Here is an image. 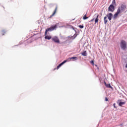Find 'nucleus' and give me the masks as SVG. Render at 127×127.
<instances>
[{
    "mask_svg": "<svg viewBox=\"0 0 127 127\" xmlns=\"http://www.w3.org/2000/svg\"><path fill=\"white\" fill-rule=\"evenodd\" d=\"M126 9H127V4H126L125 3L120 4L117 12L113 16L114 19L118 18L119 14L126 12Z\"/></svg>",
    "mask_w": 127,
    "mask_h": 127,
    "instance_id": "f257e3e1",
    "label": "nucleus"
},
{
    "mask_svg": "<svg viewBox=\"0 0 127 127\" xmlns=\"http://www.w3.org/2000/svg\"><path fill=\"white\" fill-rule=\"evenodd\" d=\"M56 28H57V25L52 26L51 27L47 28L45 32V33H46V35L47 34L48 31H53V30H55V29H56Z\"/></svg>",
    "mask_w": 127,
    "mask_h": 127,
    "instance_id": "f03ea898",
    "label": "nucleus"
},
{
    "mask_svg": "<svg viewBox=\"0 0 127 127\" xmlns=\"http://www.w3.org/2000/svg\"><path fill=\"white\" fill-rule=\"evenodd\" d=\"M120 45L123 50H126V48H127V43H126V41L122 40L121 42Z\"/></svg>",
    "mask_w": 127,
    "mask_h": 127,
    "instance_id": "7ed1b4c3",
    "label": "nucleus"
},
{
    "mask_svg": "<svg viewBox=\"0 0 127 127\" xmlns=\"http://www.w3.org/2000/svg\"><path fill=\"white\" fill-rule=\"evenodd\" d=\"M52 40L55 43H58V44H59L60 43V40H59V38L57 36H54L53 38H52Z\"/></svg>",
    "mask_w": 127,
    "mask_h": 127,
    "instance_id": "20e7f679",
    "label": "nucleus"
},
{
    "mask_svg": "<svg viewBox=\"0 0 127 127\" xmlns=\"http://www.w3.org/2000/svg\"><path fill=\"white\" fill-rule=\"evenodd\" d=\"M115 11V6L113 4H111L108 7V11H111V12H114Z\"/></svg>",
    "mask_w": 127,
    "mask_h": 127,
    "instance_id": "39448f33",
    "label": "nucleus"
},
{
    "mask_svg": "<svg viewBox=\"0 0 127 127\" xmlns=\"http://www.w3.org/2000/svg\"><path fill=\"white\" fill-rule=\"evenodd\" d=\"M78 59V58L76 57H73L71 58H68L67 60H64L65 61H66V62H69V61H71V60H77Z\"/></svg>",
    "mask_w": 127,
    "mask_h": 127,
    "instance_id": "423d86ee",
    "label": "nucleus"
},
{
    "mask_svg": "<svg viewBox=\"0 0 127 127\" xmlns=\"http://www.w3.org/2000/svg\"><path fill=\"white\" fill-rule=\"evenodd\" d=\"M66 62H67V61H64L62 63H61L59 65H58L57 67V70H58V69H59V68H60V67H61L62 65L65 64Z\"/></svg>",
    "mask_w": 127,
    "mask_h": 127,
    "instance_id": "0eeeda50",
    "label": "nucleus"
},
{
    "mask_svg": "<svg viewBox=\"0 0 127 127\" xmlns=\"http://www.w3.org/2000/svg\"><path fill=\"white\" fill-rule=\"evenodd\" d=\"M52 39V37L51 36H48V35H46V33H45V39H48V40H50V39Z\"/></svg>",
    "mask_w": 127,
    "mask_h": 127,
    "instance_id": "6e6552de",
    "label": "nucleus"
},
{
    "mask_svg": "<svg viewBox=\"0 0 127 127\" xmlns=\"http://www.w3.org/2000/svg\"><path fill=\"white\" fill-rule=\"evenodd\" d=\"M107 17L108 18L109 20H112V17H113V13H109L107 15Z\"/></svg>",
    "mask_w": 127,
    "mask_h": 127,
    "instance_id": "1a4fd4ad",
    "label": "nucleus"
},
{
    "mask_svg": "<svg viewBox=\"0 0 127 127\" xmlns=\"http://www.w3.org/2000/svg\"><path fill=\"white\" fill-rule=\"evenodd\" d=\"M58 8V7H57V6L56 7V8H55V10H54L53 13L50 16V18H51V17H52V16H54V15L56 13V12H57V8Z\"/></svg>",
    "mask_w": 127,
    "mask_h": 127,
    "instance_id": "9d476101",
    "label": "nucleus"
},
{
    "mask_svg": "<svg viewBox=\"0 0 127 127\" xmlns=\"http://www.w3.org/2000/svg\"><path fill=\"white\" fill-rule=\"evenodd\" d=\"M104 84H105L106 87H107V88L113 89V87H112V86H111V84H110V83L107 84V83H106V82L104 81Z\"/></svg>",
    "mask_w": 127,
    "mask_h": 127,
    "instance_id": "9b49d317",
    "label": "nucleus"
},
{
    "mask_svg": "<svg viewBox=\"0 0 127 127\" xmlns=\"http://www.w3.org/2000/svg\"><path fill=\"white\" fill-rule=\"evenodd\" d=\"M99 14H97V17L96 18V19H95V23H98V22H99Z\"/></svg>",
    "mask_w": 127,
    "mask_h": 127,
    "instance_id": "f8f14e48",
    "label": "nucleus"
},
{
    "mask_svg": "<svg viewBox=\"0 0 127 127\" xmlns=\"http://www.w3.org/2000/svg\"><path fill=\"white\" fill-rule=\"evenodd\" d=\"M126 104V102H120L119 104V106L120 107H122L123 105H125Z\"/></svg>",
    "mask_w": 127,
    "mask_h": 127,
    "instance_id": "ddd939ff",
    "label": "nucleus"
},
{
    "mask_svg": "<svg viewBox=\"0 0 127 127\" xmlns=\"http://www.w3.org/2000/svg\"><path fill=\"white\" fill-rule=\"evenodd\" d=\"M104 24H107L108 23V19H107V16L104 17Z\"/></svg>",
    "mask_w": 127,
    "mask_h": 127,
    "instance_id": "4468645a",
    "label": "nucleus"
},
{
    "mask_svg": "<svg viewBox=\"0 0 127 127\" xmlns=\"http://www.w3.org/2000/svg\"><path fill=\"white\" fill-rule=\"evenodd\" d=\"M81 55H82V56H87V52L85 51L84 52H82L81 53Z\"/></svg>",
    "mask_w": 127,
    "mask_h": 127,
    "instance_id": "2eb2a0df",
    "label": "nucleus"
},
{
    "mask_svg": "<svg viewBox=\"0 0 127 127\" xmlns=\"http://www.w3.org/2000/svg\"><path fill=\"white\" fill-rule=\"evenodd\" d=\"M88 18V17H87V14H86L85 15H84L83 17V19L84 20H86V19H87Z\"/></svg>",
    "mask_w": 127,
    "mask_h": 127,
    "instance_id": "dca6fc26",
    "label": "nucleus"
},
{
    "mask_svg": "<svg viewBox=\"0 0 127 127\" xmlns=\"http://www.w3.org/2000/svg\"><path fill=\"white\" fill-rule=\"evenodd\" d=\"M78 27H79V28H81V29L84 28V26L80 25L78 26Z\"/></svg>",
    "mask_w": 127,
    "mask_h": 127,
    "instance_id": "f3484780",
    "label": "nucleus"
},
{
    "mask_svg": "<svg viewBox=\"0 0 127 127\" xmlns=\"http://www.w3.org/2000/svg\"><path fill=\"white\" fill-rule=\"evenodd\" d=\"M4 33H5V31H2L1 35H4Z\"/></svg>",
    "mask_w": 127,
    "mask_h": 127,
    "instance_id": "a211bd4d",
    "label": "nucleus"
},
{
    "mask_svg": "<svg viewBox=\"0 0 127 127\" xmlns=\"http://www.w3.org/2000/svg\"><path fill=\"white\" fill-rule=\"evenodd\" d=\"M105 101L106 102H108V101H109V99H108L107 97H105Z\"/></svg>",
    "mask_w": 127,
    "mask_h": 127,
    "instance_id": "6ab92c4d",
    "label": "nucleus"
},
{
    "mask_svg": "<svg viewBox=\"0 0 127 127\" xmlns=\"http://www.w3.org/2000/svg\"><path fill=\"white\" fill-rule=\"evenodd\" d=\"M112 3L113 4H115L116 3V0H113Z\"/></svg>",
    "mask_w": 127,
    "mask_h": 127,
    "instance_id": "aec40b11",
    "label": "nucleus"
},
{
    "mask_svg": "<svg viewBox=\"0 0 127 127\" xmlns=\"http://www.w3.org/2000/svg\"><path fill=\"white\" fill-rule=\"evenodd\" d=\"M90 63H91V64H92V65H94V61H91L90 62Z\"/></svg>",
    "mask_w": 127,
    "mask_h": 127,
    "instance_id": "412c9836",
    "label": "nucleus"
},
{
    "mask_svg": "<svg viewBox=\"0 0 127 127\" xmlns=\"http://www.w3.org/2000/svg\"><path fill=\"white\" fill-rule=\"evenodd\" d=\"M94 19H95V18H93L92 19H91L90 20V22H92V21H94Z\"/></svg>",
    "mask_w": 127,
    "mask_h": 127,
    "instance_id": "4be33fe9",
    "label": "nucleus"
},
{
    "mask_svg": "<svg viewBox=\"0 0 127 127\" xmlns=\"http://www.w3.org/2000/svg\"><path fill=\"white\" fill-rule=\"evenodd\" d=\"M114 107L116 108L115 103L114 104Z\"/></svg>",
    "mask_w": 127,
    "mask_h": 127,
    "instance_id": "5701e85b",
    "label": "nucleus"
}]
</instances>
